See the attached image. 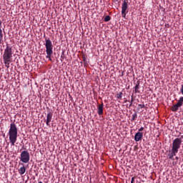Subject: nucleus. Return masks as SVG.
Instances as JSON below:
<instances>
[{
  "label": "nucleus",
  "instance_id": "nucleus-1",
  "mask_svg": "<svg viewBox=\"0 0 183 183\" xmlns=\"http://www.w3.org/2000/svg\"><path fill=\"white\" fill-rule=\"evenodd\" d=\"M8 135L11 145H15V142H16V140L18 139V127H16L15 123H11L10 124Z\"/></svg>",
  "mask_w": 183,
  "mask_h": 183
},
{
  "label": "nucleus",
  "instance_id": "nucleus-2",
  "mask_svg": "<svg viewBox=\"0 0 183 183\" xmlns=\"http://www.w3.org/2000/svg\"><path fill=\"white\" fill-rule=\"evenodd\" d=\"M45 48H46V58L49 59V61H52L51 56L54 54V45H52V41L49 38L45 39Z\"/></svg>",
  "mask_w": 183,
  "mask_h": 183
},
{
  "label": "nucleus",
  "instance_id": "nucleus-3",
  "mask_svg": "<svg viewBox=\"0 0 183 183\" xmlns=\"http://www.w3.org/2000/svg\"><path fill=\"white\" fill-rule=\"evenodd\" d=\"M13 54L14 52L12 51V46H9V44H6V47L4 49V52L3 54V59L12 61Z\"/></svg>",
  "mask_w": 183,
  "mask_h": 183
},
{
  "label": "nucleus",
  "instance_id": "nucleus-4",
  "mask_svg": "<svg viewBox=\"0 0 183 183\" xmlns=\"http://www.w3.org/2000/svg\"><path fill=\"white\" fill-rule=\"evenodd\" d=\"M182 144V139L181 138L174 139L172 144V151L178 152V151H179V149L181 148Z\"/></svg>",
  "mask_w": 183,
  "mask_h": 183
},
{
  "label": "nucleus",
  "instance_id": "nucleus-5",
  "mask_svg": "<svg viewBox=\"0 0 183 183\" xmlns=\"http://www.w3.org/2000/svg\"><path fill=\"white\" fill-rule=\"evenodd\" d=\"M29 159H30L29 152L25 150L21 152L20 154V161H21V162H24V164H28V162H29Z\"/></svg>",
  "mask_w": 183,
  "mask_h": 183
},
{
  "label": "nucleus",
  "instance_id": "nucleus-6",
  "mask_svg": "<svg viewBox=\"0 0 183 183\" xmlns=\"http://www.w3.org/2000/svg\"><path fill=\"white\" fill-rule=\"evenodd\" d=\"M127 9H128V0H124L123 4H122V16L127 19Z\"/></svg>",
  "mask_w": 183,
  "mask_h": 183
},
{
  "label": "nucleus",
  "instance_id": "nucleus-7",
  "mask_svg": "<svg viewBox=\"0 0 183 183\" xmlns=\"http://www.w3.org/2000/svg\"><path fill=\"white\" fill-rule=\"evenodd\" d=\"M183 105V97H181L177 103L172 107V112H177L179 108H181V106Z\"/></svg>",
  "mask_w": 183,
  "mask_h": 183
},
{
  "label": "nucleus",
  "instance_id": "nucleus-8",
  "mask_svg": "<svg viewBox=\"0 0 183 183\" xmlns=\"http://www.w3.org/2000/svg\"><path fill=\"white\" fill-rule=\"evenodd\" d=\"M142 138H144V133L138 132L134 135V141L136 142H139V141L142 140Z\"/></svg>",
  "mask_w": 183,
  "mask_h": 183
},
{
  "label": "nucleus",
  "instance_id": "nucleus-9",
  "mask_svg": "<svg viewBox=\"0 0 183 183\" xmlns=\"http://www.w3.org/2000/svg\"><path fill=\"white\" fill-rule=\"evenodd\" d=\"M54 114H52L51 112H49L47 113V116H46V124L47 125V127H49L51 122L52 121V117H53Z\"/></svg>",
  "mask_w": 183,
  "mask_h": 183
},
{
  "label": "nucleus",
  "instance_id": "nucleus-10",
  "mask_svg": "<svg viewBox=\"0 0 183 183\" xmlns=\"http://www.w3.org/2000/svg\"><path fill=\"white\" fill-rule=\"evenodd\" d=\"M97 114L100 116L104 115V103L97 106Z\"/></svg>",
  "mask_w": 183,
  "mask_h": 183
},
{
  "label": "nucleus",
  "instance_id": "nucleus-11",
  "mask_svg": "<svg viewBox=\"0 0 183 183\" xmlns=\"http://www.w3.org/2000/svg\"><path fill=\"white\" fill-rule=\"evenodd\" d=\"M140 84H141V81H137V84H136L135 86L134 87L135 94H139Z\"/></svg>",
  "mask_w": 183,
  "mask_h": 183
},
{
  "label": "nucleus",
  "instance_id": "nucleus-12",
  "mask_svg": "<svg viewBox=\"0 0 183 183\" xmlns=\"http://www.w3.org/2000/svg\"><path fill=\"white\" fill-rule=\"evenodd\" d=\"M178 154L177 152H175L174 150H172L171 153L168 154L169 159H172L174 161V157H175Z\"/></svg>",
  "mask_w": 183,
  "mask_h": 183
},
{
  "label": "nucleus",
  "instance_id": "nucleus-13",
  "mask_svg": "<svg viewBox=\"0 0 183 183\" xmlns=\"http://www.w3.org/2000/svg\"><path fill=\"white\" fill-rule=\"evenodd\" d=\"M25 172H26V168H25V167H20V169H19V174L20 175H24V174H25Z\"/></svg>",
  "mask_w": 183,
  "mask_h": 183
},
{
  "label": "nucleus",
  "instance_id": "nucleus-14",
  "mask_svg": "<svg viewBox=\"0 0 183 183\" xmlns=\"http://www.w3.org/2000/svg\"><path fill=\"white\" fill-rule=\"evenodd\" d=\"M137 118H138V114H137V112H134L132 115V119H131V122H134V121H135L137 119Z\"/></svg>",
  "mask_w": 183,
  "mask_h": 183
},
{
  "label": "nucleus",
  "instance_id": "nucleus-15",
  "mask_svg": "<svg viewBox=\"0 0 183 183\" xmlns=\"http://www.w3.org/2000/svg\"><path fill=\"white\" fill-rule=\"evenodd\" d=\"M2 21H0V39L2 40L4 38V34L2 33Z\"/></svg>",
  "mask_w": 183,
  "mask_h": 183
},
{
  "label": "nucleus",
  "instance_id": "nucleus-16",
  "mask_svg": "<svg viewBox=\"0 0 183 183\" xmlns=\"http://www.w3.org/2000/svg\"><path fill=\"white\" fill-rule=\"evenodd\" d=\"M9 62H12V60H4L5 66H6L7 68H9Z\"/></svg>",
  "mask_w": 183,
  "mask_h": 183
},
{
  "label": "nucleus",
  "instance_id": "nucleus-17",
  "mask_svg": "<svg viewBox=\"0 0 183 183\" xmlns=\"http://www.w3.org/2000/svg\"><path fill=\"white\" fill-rule=\"evenodd\" d=\"M122 95H124V93H122V92H120L117 94V98L118 99H122Z\"/></svg>",
  "mask_w": 183,
  "mask_h": 183
},
{
  "label": "nucleus",
  "instance_id": "nucleus-18",
  "mask_svg": "<svg viewBox=\"0 0 183 183\" xmlns=\"http://www.w3.org/2000/svg\"><path fill=\"white\" fill-rule=\"evenodd\" d=\"M109 21H111V16H106L104 18V22H109Z\"/></svg>",
  "mask_w": 183,
  "mask_h": 183
},
{
  "label": "nucleus",
  "instance_id": "nucleus-19",
  "mask_svg": "<svg viewBox=\"0 0 183 183\" xmlns=\"http://www.w3.org/2000/svg\"><path fill=\"white\" fill-rule=\"evenodd\" d=\"M134 102V96H132V99L130 102V104H129V108H131V107H132V103Z\"/></svg>",
  "mask_w": 183,
  "mask_h": 183
},
{
  "label": "nucleus",
  "instance_id": "nucleus-20",
  "mask_svg": "<svg viewBox=\"0 0 183 183\" xmlns=\"http://www.w3.org/2000/svg\"><path fill=\"white\" fill-rule=\"evenodd\" d=\"M180 92L183 95V84L181 86Z\"/></svg>",
  "mask_w": 183,
  "mask_h": 183
},
{
  "label": "nucleus",
  "instance_id": "nucleus-21",
  "mask_svg": "<svg viewBox=\"0 0 183 183\" xmlns=\"http://www.w3.org/2000/svg\"><path fill=\"white\" fill-rule=\"evenodd\" d=\"M138 107H140V108H145V104H139Z\"/></svg>",
  "mask_w": 183,
  "mask_h": 183
},
{
  "label": "nucleus",
  "instance_id": "nucleus-22",
  "mask_svg": "<svg viewBox=\"0 0 183 183\" xmlns=\"http://www.w3.org/2000/svg\"><path fill=\"white\" fill-rule=\"evenodd\" d=\"M135 182V177H132L131 180V183Z\"/></svg>",
  "mask_w": 183,
  "mask_h": 183
},
{
  "label": "nucleus",
  "instance_id": "nucleus-23",
  "mask_svg": "<svg viewBox=\"0 0 183 183\" xmlns=\"http://www.w3.org/2000/svg\"><path fill=\"white\" fill-rule=\"evenodd\" d=\"M142 131H144V127L139 129V132H142Z\"/></svg>",
  "mask_w": 183,
  "mask_h": 183
},
{
  "label": "nucleus",
  "instance_id": "nucleus-24",
  "mask_svg": "<svg viewBox=\"0 0 183 183\" xmlns=\"http://www.w3.org/2000/svg\"><path fill=\"white\" fill-rule=\"evenodd\" d=\"M175 159H176V161H178V160L179 159V157H175Z\"/></svg>",
  "mask_w": 183,
  "mask_h": 183
},
{
  "label": "nucleus",
  "instance_id": "nucleus-25",
  "mask_svg": "<svg viewBox=\"0 0 183 183\" xmlns=\"http://www.w3.org/2000/svg\"><path fill=\"white\" fill-rule=\"evenodd\" d=\"M124 102H128V100H127V99H126Z\"/></svg>",
  "mask_w": 183,
  "mask_h": 183
},
{
  "label": "nucleus",
  "instance_id": "nucleus-26",
  "mask_svg": "<svg viewBox=\"0 0 183 183\" xmlns=\"http://www.w3.org/2000/svg\"><path fill=\"white\" fill-rule=\"evenodd\" d=\"M38 183H43L42 182H39Z\"/></svg>",
  "mask_w": 183,
  "mask_h": 183
}]
</instances>
